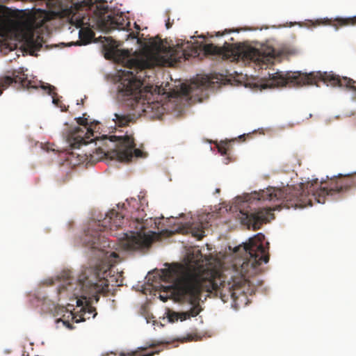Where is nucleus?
Segmentation results:
<instances>
[{
  "label": "nucleus",
  "mask_w": 356,
  "mask_h": 356,
  "mask_svg": "<svg viewBox=\"0 0 356 356\" xmlns=\"http://www.w3.org/2000/svg\"><path fill=\"white\" fill-rule=\"evenodd\" d=\"M223 35V33H220V32H217L216 34V36H220V35Z\"/></svg>",
  "instance_id": "nucleus-32"
},
{
  "label": "nucleus",
  "mask_w": 356,
  "mask_h": 356,
  "mask_svg": "<svg viewBox=\"0 0 356 356\" xmlns=\"http://www.w3.org/2000/svg\"><path fill=\"white\" fill-rule=\"evenodd\" d=\"M79 44H87L90 43L94 37V33L89 28H81L79 32Z\"/></svg>",
  "instance_id": "nucleus-19"
},
{
  "label": "nucleus",
  "mask_w": 356,
  "mask_h": 356,
  "mask_svg": "<svg viewBox=\"0 0 356 356\" xmlns=\"http://www.w3.org/2000/svg\"><path fill=\"white\" fill-rule=\"evenodd\" d=\"M5 6H0V43L12 32L15 23L4 13Z\"/></svg>",
  "instance_id": "nucleus-17"
},
{
  "label": "nucleus",
  "mask_w": 356,
  "mask_h": 356,
  "mask_svg": "<svg viewBox=\"0 0 356 356\" xmlns=\"http://www.w3.org/2000/svg\"><path fill=\"white\" fill-rule=\"evenodd\" d=\"M229 145L227 143H221L218 145V152L222 155H226L229 149Z\"/></svg>",
  "instance_id": "nucleus-21"
},
{
  "label": "nucleus",
  "mask_w": 356,
  "mask_h": 356,
  "mask_svg": "<svg viewBox=\"0 0 356 356\" xmlns=\"http://www.w3.org/2000/svg\"><path fill=\"white\" fill-rule=\"evenodd\" d=\"M172 25V23H171V22H170V18H168V20H167V22H166V23H165V26H166V28H167L168 29H169L170 28H171Z\"/></svg>",
  "instance_id": "nucleus-26"
},
{
  "label": "nucleus",
  "mask_w": 356,
  "mask_h": 356,
  "mask_svg": "<svg viewBox=\"0 0 356 356\" xmlns=\"http://www.w3.org/2000/svg\"><path fill=\"white\" fill-rule=\"evenodd\" d=\"M97 26L103 31L110 32L114 29L124 30L128 23L120 14L112 15L107 6L99 5L94 11Z\"/></svg>",
  "instance_id": "nucleus-10"
},
{
  "label": "nucleus",
  "mask_w": 356,
  "mask_h": 356,
  "mask_svg": "<svg viewBox=\"0 0 356 356\" xmlns=\"http://www.w3.org/2000/svg\"><path fill=\"white\" fill-rule=\"evenodd\" d=\"M159 353V350H156V351H154V352H150L149 353L143 355L142 356H153L155 353Z\"/></svg>",
  "instance_id": "nucleus-27"
},
{
  "label": "nucleus",
  "mask_w": 356,
  "mask_h": 356,
  "mask_svg": "<svg viewBox=\"0 0 356 356\" xmlns=\"http://www.w3.org/2000/svg\"><path fill=\"white\" fill-rule=\"evenodd\" d=\"M93 299L96 300V298L90 295L88 296V298L85 300V301L80 298L73 300V301L76 302V306L80 307L79 312L81 313V316L83 321H85L86 318H90V316L95 318L97 315L96 309L91 305L90 302Z\"/></svg>",
  "instance_id": "nucleus-14"
},
{
  "label": "nucleus",
  "mask_w": 356,
  "mask_h": 356,
  "mask_svg": "<svg viewBox=\"0 0 356 356\" xmlns=\"http://www.w3.org/2000/svg\"><path fill=\"white\" fill-rule=\"evenodd\" d=\"M42 89L47 91V94L51 95L53 99V103L55 104H58V99L56 98L57 93L56 92V88L50 84L42 86Z\"/></svg>",
  "instance_id": "nucleus-20"
},
{
  "label": "nucleus",
  "mask_w": 356,
  "mask_h": 356,
  "mask_svg": "<svg viewBox=\"0 0 356 356\" xmlns=\"http://www.w3.org/2000/svg\"><path fill=\"white\" fill-rule=\"evenodd\" d=\"M42 19L40 20V22H36L37 26H43L47 22L50 20L49 14L47 12H42Z\"/></svg>",
  "instance_id": "nucleus-22"
},
{
  "label": "nucleus",
  "mask_w": 356,
  "mask_h": 356,
  "mask_svg": "<svg viewBox=\"0 0 356 356\" xmlns=\"http://www.w3.org/2000/svg\"><path fill=\"white\" fill-rule=\"evenodd\" d=\"M87 279L88 277L82 271L77 280L74 281L73 278L67 277L59 286L58 294L60 296H66L69 297L70 300V302L67 305L69 307L76 305V302L73 301L74 299L80 298L85 301L88 296L90 295L96 298V302L99 300V296L95 295L93 291H90V284H88Z\"/></svg>",
  "instance_id": "nucleus-8"
},
{
  "label": "nucleus",
  "mask_w": 356,
  "mask_h": 356,
  "mask_svg": "<svg viewBox=\"0 0 356 356\" xmlns=\"http://www.w3.org/2000/svg\"><path fill=\"white\" fill-rule=\"evenodd\" d=\"M110 140L113 142L118 141L115 149L108 152V155L111 159H115L122 162H129L134 156L136 158L142 156L143 152L136 148L133 136H111Z\"/></svg>",
  "instance_id": "nucleus-9"
},
{
  "label": "nucleus",
  "mask_w": 356,
  "mask_h": 356,
  "mask_svg": "<svg viewBox=\"0 0 356 356\" xmlns=\"http://www.w3.org/2000/svg\"><path fill=\"white\" fill-rule=\"evenodd\" d=\"M318 81H322L327 86L345 87L356 95V81L346 76L340 77L332 72H317L309 74L299 72L284 74L277 72L268 74V81L266 85L269 87L313 85L317 84Z\"/></svg>",
  "instance_id": "nucleus-5"
},
{
  "label": "nucleus",
  "mask_w": 356,
  "mask_h": 356,
  "mask_svg": "<svg viewBox=\"0 0 356 356\" xmlns=\"http://www.w3.org/2000/svg\"><path fill=\"white\" fill-rule=\"evenodd\" d=\"M134 116L124 113H115L113 119L115 124L118 127H125L129 125L134 120Z\"/></svg>",
  "instance_id": "nucleus-18"
},
{
  "label": "nucleus",
  "mask_w": 356,
  "mask_h": 356,
  "mask_svg": "<svg viewBox=\"0 0 356 356\" xmlns=\"http://www.w3.org/2000/svg\"><path fill=\"white\" fill-rule=\"evenodd\" d=\"M82 24H83L82 21H81V20H79V21L77 22L76 26H77V27H81V25H82Z\"/></svg>",
  "instance_id": "nucleus-29"
},
{
  "label": "nucleus",
  "mask_w": 356,
  "mask_h": 356,
  "mask_svg": "<svg viewBox=\"0 0 356 356\" xmlns=\"http://www.w3.org/2000/svg\"><path fill=\"white\" fill-rule=\"evenodd\" d=\"M145 201L144 197L141 200L136 198L127 200V207L126 209L131 213V225L134 227L135 230L124 234L120 244L124 250L130 251L148 248L153 242V236L156 233L152 231L145 232V230L149 226L152 227V224L154 225V228H155L156 222L151 218L149 220H144L146 214L144 209H140V207Z\"/></svg>",
  "instance_id": "nucleus-6"
},
{
  "label": "nucleus",
  "mask_w": 356,
  "mask_h": 356,
  "mask_svg": "<svg viewBox=\"0 0 356 356\" xmlns=\"http://www.w3.org/2000/svg\"><path fill=\"white\" fill-rule=\"evenodd\" d=\"M210 214H204L198 217V221L192 223L189 227L192 235L199 240L204 236V229L210 226L209 224Z\"/></svg>",
  "instance_id": "nucleus-16"
},
{
  "label": "nucleus",
  "mask_w": 356,
  "mask_h": 356,
  "mask_svg": "<svg viewBox=\"0 0 356 356\" xmlns=\"http://www.w3.org/2000/svg\"><path fill=\"white\" fill-rule=\"evenodd\" d=\"M179 312H172L169 314L168 318L170 322H175L179 320Z\"/></svg>",
  "instance_id": "nucleus-23"
},
{
  "label": "nucleus",
  "mask_w": 356,
  "mask_h": 356,
  "mask_svg": "<svg viewBox=\"0 0 356 356\" xmlns=\"http://www.w3.org/2000/svg\"><path fill=\"white\" fill-rule=\"evenodd\" d=\"M136 351H131V352H129L127 354L124 353H121L120 356H136Z\"/></svg>",
  "instance_id": "nucleus-25"
},
{
  "label": "nucleus",
  "mask_w": 356,
  "mask_h": 356,
  "mask_svg": "<svg viewBox=\"0 0 356 356\" xmlns=\"http://www.w3.org/2000/svg\"><path fill=\"white\" fill-rule=\"evenodd\" d=\"M159 297H160L161 300H163V302H165L168 300V297H164L161 295Z\"/></svg>",
  "instance_id": "nucleus-28"
},
{
  "label": "nucleus",
  "mask_w": 356,
  "mask_h": 356,
  "mask_svg": "<svg viewBox=\"0 0 356 356\" xmlns=\"http://www.w3.org/2000/svg\"><path fill=\"white\" fill-rule=\"evenodd\" d=\"M61 322H63L64 324L67 325V327L70 326V323L68 322H66V321H63V320H61Z\"/></svg>",
  "instance_id": "nucleus-31"
},
{
  "label": "nucleus",
  "mask_w": 356,
  "mask_h": 356,
  "mask_svg": "<svg viewBox=\"0 0 356 356\" xmlns=\"http://www.w3.org/2000/svg\"><path fill=\"white\" fill-rule=\"evenodd\" d=\"M14 83H19L23 88H37L31 85V81L27 79V76L23 72H14L13 76H4L0 77V95H1L3 90Z\"/></svg>",
  "instance_id": "nucleus-12"
},
{
  "label": "nucleus",
  "mask_w": 356,
  "mask_h": 356,
  "mask_svg": "<svg viewBox=\"0 0 356 356\" xmlns=\"http://www.w3.org/2000/svg\"><path fill=\"white\" fill-rule=\"evenodd\" d=\"M153 51L147 49L133 51L123 49L120 51L119 60L129 70H124L120 75L119 92L124 96L130 97L131 105L134 109L147 113L154 108L158 104L145 102L142 87L147 76L145 69L159 65V57L163 63L173 65L181 60L198 56V50L189 42L177 43L175 46L165 47L161 42L152 43Z\"/></svg>",
  "instance_id": "nucleus-3"
},
{
  "label": "nucleus",
  "mask_w": 356,
  "mask_h": 356,
  "mask_svg": "<svg viewBox=\"0 0 356 356\" xmlns=\"http://www.w3.org/2000/svg\"><path fill=\"white\" fill-rule=\"evenodd\" d=\"M216 191V193H219L220 192V189L217 188Z\"/></svg>",
  "instance_id": "nucleus-33"
},
{
  "label": "nucleus",
  "mask_w": 356,
  "mask_h": 356,
  "mask_svg": "<svg viewBox=\"0 0 356 356\" xmlns=\"http://www.w3.org/2000/svg\"><path fill=\"white\" fill-rule=\"evenodd\" d=\"M315 25H329L338 30L341 27L355 26L356 16L350 17H336L334 19L325 18L323 19H318L315 22Z\"/></svg>",
  "instance_id": "nucleus-15"
},
{
  "label": "nucleus",
  "mask_w": 356,
  "mask_h": 356,
  "mask_svg": "<svg viewBox=\"0 0 356 356\" xmlns=\"http://www.w3.org/2000/svg\"><path fill=\"white\" fill-rule=\"evenodd\" d=\"M200 38H204V35H201V36H200Z\"/></svg>",
  "instance_id": "nucleus-34"
},
{
  "label": "nucleus",
  "mask_w": 356,
  "mask_h": 356,
  "mask_svg": "<svg viewBox=\"0 0 356 356\" xmlns=\"http://www.w3.org/2000/svg\"><path fill=\"white\" fill-rule=\"evenodd\" d=\"M124 215L115 209L109 211L102 220L92 221L86 232L83 242L91 249L96 250L99 261L95 266L86 268L83 272L88 277L90 291L95 295L108 291V286H121L123 284L122 273L111 275L112 267L119 258L115 252L108 251L111 247L110 241L102 236L101 232L120 227L124 222Z\"/></svg>",
  "instance_id": "nucleus-4"
},
{
  "label": "nucleus",
  "mask_w": 356,
  "mask_h": 356,
  "mask_svg": "<svg viewBox=\"0 0 356 356\" xmlns=\"http://www.w3.org/2000/svg\"><path fill=\"white\" fill-rule=\"evenodd\" d=\"M61 322H63L64 324L67 325V327L70 326V323L68 322H66V321H63V320H61Z\"/></svg>",
  "instance_id": "nucleus-30"
},
{
  "label": "nucleus",
  "mask_w": 356,
  "mask_h": 356,
  "mask_svg": "<svg viewBox=\"0 0 356 356\" xmlns=\"http://www.w3.org/2000/svg\"><path fill=\"white\" fill-rule=\"evenodd\" d=\"M264 235L259 233L249 239L248 243L234 248L236 258L230 268L221 273L216 270H186L175 277L176 270L168 268L162 270V276L167 281L172 280V293L179 300L188 301L191 308L184 312H179L181 321L197 316L202 311L200 305L202 292L214 293L223 302L229 297L235 296V289L241 287L247 278L260 272L259 266L269 260L268 247L263 245Z\"/></svg>",
  "instance_id": "nucleus-1"
},
{
  "label": "nucleus",
  "mask_w": 356,
  "mask_h": 356,
  "mask_svg": "<svg viewBox=\"0 0 356 356\" xmlns=\"http://www.w3.org/2000/svg\"><path fill=\"white\" fill-rule=\"evenodd\" d=\"M30 43L31 46H33L35 48V50H39L42 47L41 43L35 44V42L32 39L30 40Z\"/></svg>",
  "instance_id": "nucleus-24"
},
{
  "label": "nucleus",
  "mask_w": 356,
  "mask_h": 356,
  "mask_svg": "<svg viewBox=\"0 0 356 356\" xmlns=\"http://www.w3.org/2000/svg\"><path fill=\"white\" fill-rule=\"evenodd\" d=\"M210 85L209 81L207 77H201L195 79L191 84L187 85L185 83L181 84L180 90L174 92V95L171 94L172 97L178 96H188L190 95L195 88H207Z\"/></svg>",
  "instance_id": "nucleus-13"
},
{
  "label": "nucleus",
  "mask_w": 356,
  "mask_h": 356,
  "mask_svg": "<svg viewBox=\"0 0 356 356\" xmlns=\"http://www.w3.org/2000/svg\"><path fill=\"white\" fill-rule=\"evenodd\" d=\"M83 117L76 118L79 124L83 126V128L76 127L71 131L67 136V140L70 145L74 148H79L83 145H86L92 141L93 131L90 126L88 127V118Z\"/></svg>",
  "instance_id": "nucleus-11"
},
{
  "label": "nucleus",
  "mask_w": 356,
  "mask_h": 356,
  "mask_svg": "<svg viewBox=\"0 0 356 356\" xmlns=\"http://www.w3.org/2000/svg\"><path fill=\"white\" fill-rule=\"evenodd\" d=\"M200 47L206 54L219 55L223 58L232 59L244 63L254 62L257 65L273 64V60L278 56L275 49L270 46H261L260 49H256L248 46L218 47L213 44H201Z\"/></svg>",
  "instance_id": "nucleus-7"
},
{
  "label": "nucleus",
  "mask_w": 356,
  "mask_h": 356,
  "mask_svg": "<svg viewBox=\"0 0 356 356\" xmlns=\"http://www.w3.org/2000/svg\"><path fill=\"white\" fill-rule=\"evenodd\" d=\"M318 179L307 183H300L298 186L276 188H267L259 192L254 191L249 195L248 202L253 200L269 201L273 202V207L262 208L257 210L240 209L238 218L243 225L253 230L260 229L263 223L268 221L270 216L273 218L272 211L280 210L282 208H303L308 205L312 206L314 202L324 204L327 197H333L348 191L351 188H356V172L342 175L332 179L327 186H322Z\"/></svg>",
  "instance_id": "nucleus-2"
}]
</instances>
